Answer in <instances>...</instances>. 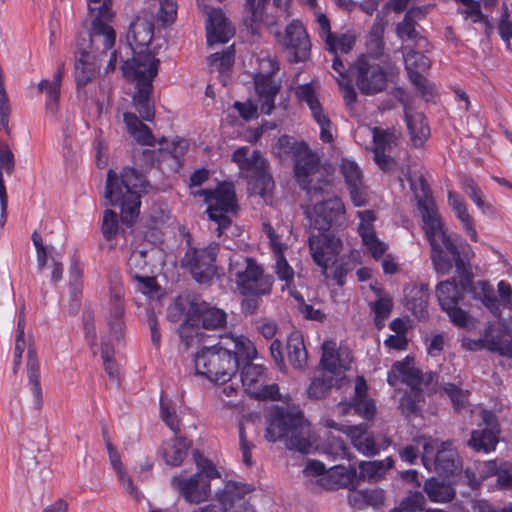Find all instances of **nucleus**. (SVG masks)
Instances as JSON below:
<instances>
[{
  "mask_svg": "<svg viewBox=\"0 0 512 512\" xmlns=\"http://www.w3.org/2000/svg\"><path fill=\"white\" fill-rule=\"evenodd\" d=\"M334 47H326V49L332 53L337 54V52L348 53L353 49V46L356 42V36L353 32L347 31L341 35L334 34Z\"/></svg>",
  "mask_w": 512,
  "mask_h": 512,
  "instance_id": "obj_58",
  "label": "nucleus"
},
{
  "mask_svg": "<svg viewBox=\"0 0 512 512\" xmlns=\"http://www.w3.org/2000/svg\"><path fill=\"white\" fill-rule=\"evenodd\" d=\"M217 251L218 245L215 243L202 249L189 248L181 260V265L190 272L195 281L208 283L216 273Z\"/></svg>",
  "mask_w": 512,
  "mask_h": 512,
  "instance_id": "obj_14",
  "label": "nucleus"
},
{
  "mask_svg": "<svg viewBox=\"0 0 512 512\" xmlns=\"http://www.w3.org/2000/svg\"><path fill=\"white\" fill-rule=\"evenodd\" d=\"M420 188L423 194V199L418 200V207L422 215L424 223V230L429 240L431 247L437 249L444 247L453 257L455 266L458 271H465V263L460 257V252L457 246L446 235L443 230L441 219L438 215L434 201L428 197V186L425 179L419 177Z\"/></svg>",
  "mask_w": 512,
  "mask_h": 512,
  "instance_id": "obj_7",
  "label": "nucleus"
},
{
  "mask_svg": "<svg viewBox=\"0 0 512 512\" xmlns=\"http://www.w3.org/2000/svg\"><path fill=\"white\" fill-rule=\"evenodd\" d=\"M154 36V25L144 18H136L131 24L128 40L131 39L138 48L147 47Z\"/></svg>",
  "mask_w": 512,
  "mask_h": 512,
  "instance_id": "obj_39",
  "label": "nucleus"
},
{
  "mask_svg": "<svg viewBox=\"0 0 512 512\" xmlns=\"http://www.w3.org/2000/svg\"><path fill=\"white\" fill-rule=\"evenodd\" d=\"M249 148L240 147L232 155V161L235 162L242 171L250 173L258 165H262L265 160L259 151H254L248 156Z\"/></svg>",
  "mask_w": 512,
  "mask_h": 512,
  "instance_id": "obj_47",
  "label": "nucleus"
},
{
  "mask_svg": "<svg viewBox=\"0 0 512 512\" xmlns=\"http://www.w3.org/2000/svg\"><path fill=\"white\" fill-rule=\"evenodd\" d=\"M401 381L409 387H415L419 383H435L437 375L433 372H422L411 361L395 362L388 372L387 382L396 386Z\"/></svg>",
  "mask_w": 512,
  "mask_h": 512,
  "instance_id": "obj_23",
  "label": "nucleus"
},
{
  "mask_svg": "<svg viewBox=\"0 0 512 512\" xmlns=\"http://www.w3.org/2000/svg\"><path fill=\"white\" fill-rule=\"evenodd\" d=\"M416 443L422 444V462L428 470H434L442 477H449L461 469V461L452 443L440 442L437 439L419 437Z\"/></svg>",
  "mask_w": 512,
  "mask_h": 512,
  "instance_id": "obj_10",
  "label": "nucleus"
},
{
  "mask_svg": "<svg viewBox=\"0 0 512 512\" xmlns=\"http://www.w3.org/2000/svg\"><path fill=\"white\" fill-rule=\"evenodd\" d=\"M323 451L332 459H350L349 451L344 441L333 435L328 436L323 444Z\"/></svg>",
  "mask_w": 512,
  "mask_h": 512,
  "instance_id": "obj_52",
  "label": "nucleus"
},
{
  "mask_svg": "<svg viewBox=\"0 0 512 512\" xmlns=\"http://www.w3.org/2000/svg\"><path fill=\"white\" fill-rule=\"evenodd\" d=\"M322 350L320 361L323 368L322 376L315 378L308 389L309 396L315 399L323 398L332 387L341 386V381L344 379L343 373L351 362L349 354L346 355V359H340V354L336 352V343L333 341H325Z\"/></svg>",
  "mask_w": 512,
  "mask_h": 512,
  "instance_id": "obj_9",
  "label": "nucleus"
},
{
  "mask_svg": "<svg viewBox=\"0 0 512 512\" xmlns=\"http://www.w3.org/2000/svg\"><path fill=\"white\" fill-rule=\"evenodd\" d=\"M392 457L384 460L362 461L359 464V475L363 479L378 480L393 467Z\"/></svg>",
  "mask_w": 512,
  "mask_h": 512,
  "instance_id": "obj_42",
  "label": "nucleus"
},
{
  "mask_svg": "<svg viewBox=\"0 0 512 512\" xmlns=\"http://www.w3.org/2000/svg\"><path fill=\"white\" fill-rule=\"evenodd\" d=\"M119 229L117 214L110 209H106L104 211L102 225H101V232L103 234V237L106 240H111L114 238Z\"/></svg>",
  "mask_w": 512,
  "mask_h": 512,
  "instance_id": "obj_61",
  "label": "nucleus"
},
{
  "mask_svg": "<svg viewBox=\"0 0 512 512\" xmlns=\"http://www.w3.org/2000/svg\"><path fill=\"white\" fill-rule=\"evenodd\" d=\"M357 217L360 219L358 232L363 244L375 259L382 257L387 246L377 238L374 231L373 222L376 218L374 212L372 210L358 211Z\"/></svg>",
  "mask_w": 512,
  "mask_h": 512,
  "instance_id": "obj_27",
  "label": "nucleus"
},
{
  "mask_svg": "<svg viewBox=\"0 0 512 512\" xmlns=\"http://www.w3.org/2000/svg\"><path fill=\"white\" fill-rule=\"evenodd\" d=\"M265 438L271 442L285 438L288 449L304 454L313 448L311 428L301 412L275 409L267 420Z\"/></svg>",
  "mask_w": 512,
  "mask_h": 512,
  "instance_id": "obj_4",
  "label": "nucleus"
},
{
  "mask_svg": "<svg viewBox=\"0 0 512 512\" xmlns=\"http://www.w3.org/2000/svg\"><path fill=\"white\" fill-rule=\"evenodd\" d=\"M506 336H509V332L504 326L495 328L492 324H489L479 340L473 342L469 349L485 348L490 352H496L501 356L512 359V341L508 340Z\"/></svg>",
  "mask_w": 512,
  "mask_h": 512,
  "instance_id": "obj_24",
  "label": "nucleus"
},
{
  "mask_svg": "<svg viewBox=\"0 0 512 512\" xmlns=\"http://www.w3.org/2000/svg\"><path fill=\"white\" fill-rule=\"evenodd\" d=\"M128 272L131 277L148 273L147 252L143 250L132 251L127 261Z\"/></svg>",
  "mask_w": 512,
  "mask_h": 512,
  "instance_id": "obj_51",
  "label": "nucleus"
},
{
  "mask_svg": "<svg viewBox=\"0 0 512 512\" xmlns=\"http://www.w3.org/2000/svg\"><path fill=\"white\" fill-rule=\"evenodd\" d=\"M483 428L473 430L467 444L477 452H490L498 443L500 432L496 415L488 410L481 411Z\"/></svg>",
  "mask_w": 512,
  "mask_h": 512,
  "instance_id": "obj_20",
  "label": "nucleus"
},
{
  "mask_svg": "<svg viewBox=\"0 0 512 512\" xmlns=\"http://www.w3.org/2000/svg\"><path fill=\"white\" fill-rule=\"evenodd\" d=\"M88 13L91 19L89 33L92 45L97 48L102 45L104 50H110L115 44L116 34L111 26L114 19L111 0H87Z\"/></svg>",
  "mask_w": 512,
  "mask_h": 512,
  "instance_id": "obj_13",
  "label": "nucleus"
},
{
  "mask_svg": "<svg viewBox=\"0 0 512 512\" xmlns=\"http://www.w3.org/2000/svg\"><path fill=\"white\" fill-rule=\"evenodd\" d=\"M426 504L424 495L419 491H411L404 497L394 512H416L422 511Z\"/></svg>",
  "mask_w": 512,
  "mask_h": 512,
  "instance_id": "obj_53",
  "label": "nucleus"
},
{
  "mask_svg": "<svg viewBox=\"0 0 512 512\" xmlns=\"http://www.w3.org/2000/svg\"><path fill=\"white\" fill-rule=\"evenodd\" d=\"M38 90L40 92H45L48 95L49 99L46 103L47 110L53 114L56 113L60 97V87L57 86V83H52L47 79H43L38 83Z\"/></svg>",
  "mask_w": 512,
  "mask_h": 512,
  "instance_id": "obj_56",
  "label": "nucleus"
},
{
  "mask_svg": "<svg viewBox=\"0 0 512 512\" xmlns=\"http://www.w3.org/2000/svg\"><path fill=\"white\" fill-rule=\"evenodd\" d=\"M251 491L252 488L247 484L229 481L218 494V500L227 509L237 510L239 505H248L243 499Z\"/></svg>",
  "mask_w": 512,
  "mask_h": 512,
  "instance_id": "obj_32",
  "label": "nucleus"
},
{
  "mask_svg": "<svg viewBox=\"0 0 512 512\" xmlns=\"http://www.w3.org/2000/svg\"><path fill=\"white\" fill-rule=\"evenodd\" d=\"M329 477L342 487H354L357 481V472L354 467L341 465L334 466L328 471Z\"/></svg>",
  "mask_w": 512,
  "mask_h": 512,
  "instance_id": "obj_49",
  "label": "nucleus"
},
{
  "mask_svg": "<svg viewBox=\"0 0 512 512\" xmlns=\"http://www.w3.org/2000/svg\"><path fill=\"white\" fill-rule=\"evenodd\" d=\"M392 306V299L390 297H380L371 305L375 313V323L379 328L382 326V322L389 317Z\"/></svg>",
  "mask_w": 512,
  "mask_h": 512,
  "instance_id": "obj_63",
  "label": "nucleus"
},
{
  "mask_svg": "<svg viewBox=\"0 0 512 512\" xmlns=\"http://www.w3.org/2000/svg\"><path fill=\"white\" fill-rule=\"evenodd\" d=\"M169 448L164 450V458L167 464L180 465L187 455L190 442L183 437L176 436L169 442Z\"/></svg>",
  "mask_w": 512,
  "mask_h": 512,
  "instance_id": "obj_43",
  "label": "nucleus"
},
{
  "mask_svg": "<svg viewBox=\"0 0 512 512\" xmlns=\"http://www.w3.org/2000/svg\"><path fill=\"white\" fill-rule=\"evenodd\" d=\"M344 213L345 206L342 200L336 196L319 201L311 210H306L311 228L319 232H327Z\"/></svg>",
  "mask_w": 512,
  "mask_h": 512,
  "instance_id": "obj_17",
  "label": "nucleus"
},
{
  "mask_svg": "<svg viewBox=\"0 0 512 512\" xmlns=\"http://www.w3.org/2000/svg\"><path fill=\"white\" fill-rule=\"evenodd\" d=\"M256 355V348L248 338L227 335L221 337L219 344L198 351L194 364L197 374L225 383L236 374L241 361H251Z\"/></svg>",
  "mask_w": 512,
  "mask_h": 512,
  "instance_id": "obj_1",
  "label": "nucleus"
},
{
  "mask_svg": "<svg viewBox=\"0 0 512 512\" xmlns=\"http://www.w3.org/2000/svg\"><path fill=\"white\" fill-rule=\"evenodd\" d=\"M463 5H465V8L459 10V12L465 17V19L470 18L474 23L483 22L486 25V32L489 33L493 26L487 17L481 12L479 2L471 0L470 2L463 3Z\"/></svg>",
  "mask_w": 512,
  "mask_h": 512,
  "instance_id": "obj_57",
  "label": "nucleus"
},
{
  "mask_svg": "<svg viewBox=\"0 0 512 512\" xmlns=\"http://www.w3.org/2000/svg\"><path fill=\"white\" fill-rule=\"evenodd\" d=\"M229 273L235 277L238 288L245 296L269 295L271 293L273 277L264 275L252 258L234 255L230 258Z\"/></svg>",
  "mask_w": 512,
  "mask_h": 512,
  "instance_id": "obj_8",
  "label": "nucleus"
},
{
  "mask_svg": "<svg viewBox=\"0 0 512 512\" xmlns=\"http://www.w3.org/2000/svg\"><path fill=\"white\" fill-rule=\"evenodd\" d=\"M386 68L371 60L367 55H361L351 65L350 73L359 91L364 95H375L385 90L388 77L393 66L385 62Z\"/></svg>",
  "mask_w": 512,
  "mask_h": 512,
  "instance_id": "obj_11",
  "label": "nucleus"
},
{
  "mask_svg": "<svg viewBox=\"0 0 512 512\" xmlns=\"http://www.w3.org/2000/svg\"><path fill=\"white\" fill-rule=\"evenodd\" d=\"M372 133L375 151L390 150L393 145H396L397 136L394 132L374 127Z\"/></svg>",
  "mask_w": 512,
  "mask_h": 512,
  "instance_id": "obj_55",
  "label": "nucleus"
},
{
  "mask_svg": "<svg viewBox=\"0 0 512 512\" xmlns=\"http://www.w3.org/2000/svg\"><path fill=\"white\" fill-rule=\"evenodd\" d=\"M27 376L34 396L35 405L38 409L42 407V389L40 384V364L37 358L36 348L33 343L28 344L27 349Z\"/></svg>",
  "mask_w": 512,
  "mask_h": 512,
  "instance_id": "obj_33",
  "label": "nucleus"
},
{
  "mask_svg": "<svg viewBox=\"0 0 512 512\" xmlns=\"http://www.w3.org/2000/svg\"><path fill=\"white\" fill-rule=\"evenodd\" d=\"M283 45L291 63L304 62L310 57L311 42L304 25L293 20L285 30Z\"/></svg>",
  "mask_w": 512,
  "mask_h": 512,
  "instance_id": "obj_18",
  "label": "nucleus"
},
{
  "mask_svg": "<svg viewBox=\"0 0 512 512\" xmlns=\"http://www.w3.org/2000/svg\"><path fill=\"white\" fill-rule=\"evenodd\" d=\"M428 299L427 284H413L405 288L406 307L419 319L427 316Z\"/></svg>",
  "mask_w": 512,
  "mask_h": 512,
  "instance_id": "obj_30",
  "label": "nucleus"
},
{
  "mask_svg": "<svg viewBox=\"0 0 512 512\" xmlns=\"http://www.w3.org/2000/svg\"><path fill=\"white\" fill-rule=\"evenodd\" d=\"M344 433L350 438L353 447L367 457L377 455L391 444L387 438L378 442L374 436L367 433L366 427L363 425L347 426Z\"/></svg>",
  "mask_w": 512,
  "mask_h": 512,
  "instance_id": "obj_26",
  "label": "nucleus"
},
{
  "mask_svg": "<svg viewBox=\"0 0 512 512\" xmlns=\"http://www.w3.org/2000/svg\"><path fill=\"white\" fill-rule=\"evenodd\" d=\"M247 177L249 178V183L252 185L253 191L266 201L267 194L274 187V181L267 172L266 161L263 160L262 165L255 167L247 174Z\"/></svg>",
  "mask_w": 512,
  "mask_h": 512,
  "instance_id": "obj_40",
  "label": "nucleus"
},
{
  "mask_svg": "<svg viewBox=\"0 0 512 512\" xmlns=\"http://www.w3.org/2000/svg\"><path fill=\"white\" fill-rule=\"evenodd\" d=\"M254 85L261 112L271 114L275 108V97L281 89V82L271 75H256Z\"/></svg>",
  "mask_w": 512,
  "mask_h": 512,
  "instance_id": "obj_28",
  "label": "nucleus"
},
{
  "mask_svg": "<svg viewBox=\"0 0 512 512\" xmlns=\"http://www.w3.org/2000/svg\"><path fill=\"white\" fill-rule=\"evenodd\" d=\"M367 389V383L364 377L357 376L355 380L354 396L349 405L354 409L355 413L366 420H370L375 415L376 407L374 401L367 398Z\"/></svg>",
  "mask_w": 512,
  "mask_h": 512,
  "instance_id": "obj_31",
  "label": "nucleus"
},
{
  "mask_svg": "<svg viewBox=\"0 0 512 512\" xmlns=\"http://www.w3.org/2000/svg\"><path fill=\"white\" fill-rule=\"evenodd\" d=\"M192 194L204 197V201L208 204V217L217 224L216 232L218 236H221L224 230L231 225L227 213L235 212L237 209L233 186L223 184L215 190L202 189L194 191Z\"/></svg>",
  "mask_w": 512,
  "mask_h": 512,
  "instance_id": "obj_12",
  "label": "nucleus"
},
{
  "mask_svg": "<svg viewBox=\"0 0 512 512\" xmlns=\"http://www.w3.org/2000/svg\"><path fill=\"white\" fill-rule=\"evenodd\" d=\"M461 187L479 209L483 212L490 209V205L484 201L483 192L471 177H464L461 181Z\"/></svg>",
  "mask_w": 512,
  "mask_h": 512,
  "instance_id": "obj_50",
  "label": "nucleus"
},
{
  "mask_svg": "<svg viewBox=\"0 0 512 512\" xmlns=\"http://www.w3.org/2000/svg\"><path fill=\"white\" fill-rule=\"evenodd\" d=\"M249 362V361H246ZM264 367L252 363H246L241 371V381L247 393L252 395L260 383L265 382Z\"/></svg>",
  "mask_w": 512,
  "mask_h": 512,
  "instance_id": "obj_44",
  "label": "nucleus"
},
{
  "mask_svg": "<svg viewBox=\"0 0 512 512\" xmlns=\"http://www.w3.org/2000/svg\"><path fill=\"white\" fill-rule=\"evenodd\" d=\"M340 173L348 188L363 184L362 171L358 164L351 159L343 158L341 160Z\"/></svg>",
  "mask_w": 512,
  "mask_h": 512,
  "instance_id": "obj_48",
  "label": "nucleus"
},
{
  "mask_svg": "<svg viewBox=\"0 0 512 512\" xmlns=\"http://www.w3.org/2000/svg\"><path fill=\"white\" fill-rule=\"evenodd\" d=\"M226 313L209 303L193 299L189 303L186 320L179 327V337L186 349L197 346L206 335V331L223 328Z\"/></svg>",
  "mask_w": 512,
  "mask_h": 512,
  "instance_id": "obj_5",
  "label": "nucleus"
},
{
  "mask_svg": "<svg viewBox=\"0 0 512 512\" xmlns=\"http://www.w3.org/2000/svg\"><path fill=\"white\" fill-rule=\"evenodd\" d=\"M296 96L309 107L313 119L320 127V139L323 142L331 143L333 141L331 121L320 104L313 86L311 84L300 85L296 89Z\"/></svg>",
  "mask_w": 512,
  "mask_h": 512,
  "instance_id": "obj_21",
  "label": "nucleus"
},
{
  "mask_svg": "<svg viewBox=\"0 0 512 512\" xmlns=\"http://www.w3.org/2000/svg\"><path fill=\"white\" fill-rule=\"evenodd\" d=\"M234 47L233 45L223 50L221 53L215 52L208 58L211 67L220 72L228 71L234 63Z\"/></svg>",
  "mask_w": 512,
  "mask_h": 512,
  "instance_id": "obj_54",
  "label": "nucleus"
},
{
  "mask_svg": "<svg viewBox=\"0 0 512 512\" xmlns=\"http://www.w3.org/2000/svg\"><path fill=\"white\" fill-rule=\"evenodd\" d=\"M401 51L407 73L412 71L423 72L430 68L431 62L429 58L414 48L405 46L401 48Z\"/></svg>",
  "mask_w": 512,
  "mask_h": 512,
  "instance_id": "obj_46",
  "label": "nucleus"
},
{
  "mask_svg": "<svg viewBox=\"0 0 512 512\" xmlns=\"http://www.w3.org/2000/svg\"><path fill=\"white\" fill-rule=\"evenodd\" d=\"M197 472L190 477L174 476L171 485L191 504L206 501L211 494L210 481L220 478V473L213 462L205 458L198 450L193 451Z\"/></svg>",
  "mask_w": 512,
  "mask_h": 512,
  "instance_id": "obj_6",
  "label": "nucleus"
},
{
  "mask_svg": "<svg viewBox=\"0 0 512 512\" xmlns=\"http://www.w3.org/2000/svg\"><path fill=\"white\" fill-rule=\"evenodd\" d=\"M158 18L163 24H172L177 16L176 0H161L158 2Z\"/></svg>",
  "mask_w": 512,
  "mask_h": 512,
  "instance_id": "obj_64",
  "label": "nucleus"
},
{
  "mask_svg": "<svg viewBox=\"0 0 512 512\" xmlns=\"http://www.w3.org/2000/svg\"><path fill=\"white\" fill-rule=\"evenodd\" d=\"M286 348L289 363L295 369H303L307 364L308 353L302 335L298 331L289 335Z\"/></svg>",
  "mask_w": 512,
  "mask_h": 512,
  "instance_id": "obj_36",
  "label": "nucleus"
},
{
  "mask_svg": "<svg viewBox=\"0 0 512 512\" xmlns=\"http://www.w3.org/2000/svg\"><path fill=\"white\" fill-rule=\"evenodd\" d=\"M268 3L269 0H246V5L251 14L249 25L252 33L256 32L260 24L271 26L276 23L274 17L265 12Z\"/></svg>",
  "mask_w": 512,
  "mask_h": 512,
  "instance_id": "obj_41",
  "label": "nucleus"
},
{
  "mask_svg": "<svg viewBox=\"0 0 512 512\" xmlns=\"http://www.w3.org/2000/svg\"><path fill=\"white\" fill-rule=\"evenodd\" d=\"M279 144L291 148L296 181L311 200L333 194L331 167L321 163L317 153L312 152L304 142L291 143V138L288 136H282Z\"/></svg>",
  "mask_w": 512,
  "mask_h": 512,
  "instance_id": "obj_2",
  "label": "nucleus"
},
{
  "mask_svg": "<svg viewBox=\"0 0 512 512\" xmlns=\"http://www.w3.org/2000/svg\"><path fill=\"white\" fill-rule=\"evenodd\" d=\"M436 295L439 305L454 325L461 328L469 326L470 316L459 307V301L464 296L463 288L458 286L455 279L440 282L436 288Z\"/></svg>",
  "mask_w": 512,
  "mask_h": 512,
  "instance_id": "obj_15",
  "label": "nucleus"
},
{
  "mask_svg": "<svg viewBox=\"0 0 512 512\" xmlns=\"http://www.w3.org/2000/svg\"><path fill=\"white\" fill-rule=\"evenodd\" d=\"M424 491L432 502H449L455 497L454 489L435 478L428 479L424 484Z\"/></svg>",
  "mask_w": 512,
  "mask_h": 512,
  "instance_id": "obj_45",
  "label": "nucleus"
},
{
  "mask_svg": "<svg viewBox=\"0 0 512 512\" xmlns=\"http://www.w3.org/2000/svg\"><path fill=\"white\" fill-rule=\"evenodd\" d=\"M110 313L108 317V326L111 337L120 341L123 336L124 328V288L122 284L115 281L110 287Z\"/></svg>",
  "mask_w": 512,
  "mask_h": 512,
  "instance_id": "obj_25",
  "label": "nucleus"
},
{
  "mask_svg": "<svg viewBox=\"0 0 512 512\" xmlns=\"http://www.w3.org/2000/svg\"><path fill=\"white\" fill-rule=\"evenodd\" d=\"M415 12L414 9L409 10L405 14L404 19L397 24L396 33L402 40H413L418 37V32L415 29V22L412 17Z\"/></svg>",
  "mask_w": 512,
  "mask_h": 512,
  "instance_id": "obj_59",
  "label": "nucleus"
},
{
  "mask_svg": "<svg viewBox=\"0 0 512 512\" xmlns=\"http://www.w3.org/2000/svg\"><path fill=\"white\" fill-rule=\"evenodd\" d=\"M137 91L133 95V103L140 117L145 121H152L155 116L154 103L151 100L153 85L150 82L136 86Z\"/></svg>",
  "mask_w": 512,
  "mask_h": 512,
  "instance_id": "obj_35",
  "label": "nucleus"
},
{
  "mask_svg": "<svg viewBox=\"0 0 512 512\" xmlns=\"http://www.w3.org/2000/svg\"><path fill=\"white\" fill-rule=\"evenodd\" d=\"M114 350L109 339L106 337L102 338L101 342V358L103 360L104 369L109 377H116L118 369L113 361Z\"/></svg>",
  "mask_w": 512,
  "mask_h": 512,
  "instance_id": "obj_60",
  "label": "nucleus"
},
{
  "mask_svg": "<svg viewBox=\"0 0 512 512\" xmlns=\"http://www.w3.org/2000/svg\"><path fill=\"white\" fill-rule=\"evenodd\" d=\"M158 65L159 60L152 53L140 51L132 59L126 60L121 69L125 77L136 80V86H141L142 83H152L157 75Z\"/></svg>",
  "mask_w": 512,
  "mask_h": 512,
  "instance_id": "obj_19",
  "label": "nucleus"
},
{
  "mask_svg": "<svg viewBox=\"0 0 512 512\" xmlns=\"http://www.w3.org/2000/svg\"><path fill=\"white\" fill-rule=\"evenodd\" d=\"M387 22L383 17L377 15L367 37V50L369 57L380 58L384 54L385 44L383 35Z\"/></svg>",
  "mask_w": 512,
  "mask_h": 512,
  "instance_id": "obj_38",
  "label": "nucleus"
},
{
  "mask_svg": "<svg viewBox=\"0 0 512 512\" xmlns=\"http://www.w3.org/2000/svg\"><path fill=\"white\" fill-rule=\"evenodd\" d=\"M123 120L128 133L141 145L153 146L154 136L150 128L130 112L123 114Z\"/></svg>",
  "mask_w": 512,
  "mask_h": 512,
  "instance_id": "obj_37",
  "label": "nucleus"
},
{
  "mask_svg": "<svg viewBox=\"0 0 512 512\" xmlns=\"http://www.w3.org/2000/svg\"><path fill=\"white\" fill-rule=\"evenodd\" d=\"M275 260L276 266L275 271L279 279L286 282V285L289 287L290 283L294 278V270L288 264L285 257L283 256V250L275 251Z\"/></svg>",
  "mask_w": 512,
  "mask_h": 512,
  "instance_id": "obj_62",
  "label": "nucleus"
},
{
  "mask_svg": "<svg viewBox=\"0 0 512 512\" xmlns=\"http://www.w3.org/2000/svg\"><path fill=\"white\" fill-rule=\"evenodd\" d=\"M146 185L142 173L133 168H125L120 176L110 169L107 173L105 205H119L121 208V219L131 225L139 215L140 193Z\"/></svg>",
  "mask_w": 512,
  "mask_h": 512,
  "instance_id": "obj_3",
  "label": "nucleus"
},
{
  "mask_svg": "<svg viewBox=\"0 0 512 512\" xmlns=\"http://www.w3.org/2000/svg\"><path fill=\"white\" fill-rule=\"evenodd\" d=\"M310 254L313 261L322 268L326 275L331 263H335L342 247V242L333 234L318 231V234L311 233L308 239Z\"/></svg>",
  "mask_w": 512,
  "mask_h": 512,
  "instance_id": "obj_16",
  "label": "nucleus"
},
{
  "mask_svg": "<svg viewBox=\"0 0 512 512\" xmlns=\"http://www.w3.org/2000/svg\"><path fill=\"white\" fill-rule=\"evenodd\" d=\"M405 120L410 133V138L415 147L423 146L430 135V128L423 113L415 111L404 100Z\"/></svg>",
  "mask_w": 512,
  "mask_h": 512,
  "instance_id": "obj_29",
  "label": "nucleus"
},
{
  "mask_svg": "<svg viewBox=\"0 0 512 512\" xmlns=\"http://www.w3.org/2000/svg\"><path fill=\"white\" fill-rule=\"evenodd\" d=\"M431 384L419 383L415 387H410V390L401 397L399 409L406 418L420 414V404L424 401L423 389L428 388Z\"/></svg>",
  "mask_w": 512,
  "mask_h": 512,
  "instance_id": "obj_34",
  "label": "nucleus"
},
{
  "mask_svg": "<svg viewBox=\"0 0 512 512\" xmlns=\"http://www.w3.org/2000/svg\"><path fill=\"white\" fill-rule=\"evenodd\" d=\"M89 42L87 47H83V51L76 54L75 79L78 87L85 86L94 78L99 67L97 61H101L108 51L104 50L102 45L98 48L92 45L90 39Z\"/></svg>",
  "mask_w": 512,
  "mask_h": 512,
  "instance_id": "obj_22",
  "label": "nucleus"
}]
</instances>
